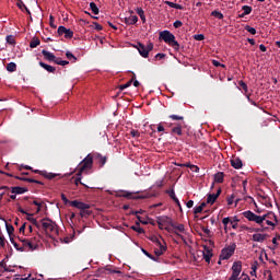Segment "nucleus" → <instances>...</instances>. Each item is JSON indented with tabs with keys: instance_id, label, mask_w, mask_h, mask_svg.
Listing matches in <instances>:
<instances>
[{
	"instance_id": "e2e57ef3",
	"label": "nucleus",
	"mask_w": 280,
	"mask_h": 280,
	"mask_svg": "<svg viewBox=\"0 0 280 280\" xmlns=\"http://www.w3.org/2000/svg\"><path fill=\"white\" fill-rule=\"evenodd\" d=\"M136 12H137V14H138L139 16H143V15L145 14V12L143 11V9H141V8H138V9L136 10Z\"/></svg>"
},
{
	"instance_id": "a211bd4d",
	"label": "nucleus",
	"mask_w": 280,
	"mask_h": 280,
	"mask_svg": "<svg viewBox=\"0 0 280 280\" xmlns=\"http://www.w3.org/2000/svg\"><path fill=\"white\" fill-rule=\"evenodd\" d=\"M203 259L207 264H211V258L213 257V253L209 249L208 246H203Z\"/></svg>"
},
{
	"instance_id": "37998d69",
	"label": "nucleus",
	"mask_w": 280,
	"mask_h": 280,
	"mask_svg": "<svg viewBox=\"0 0 280 280\" xmlns=\"http://www.w3.org/2000/svg\"><path fill=\"white\" fill-rule=\"evenodd\" d=\"M132 85V81H128L126 84L119 85V91H125V89H128Z\"/></svg>"
},
{
	"instance_id": "4c0bfd02",
	"label": "nucleus",
	"mask_w": 280,
	"mask_h": 280,
	"mask_svg": "<svg viewBox=\"0 0 280 280\" xmlns=\"http://www.w3.org/2000/svg\"><path fill=\"white\" fill-rule=\"evenodd\" d=\"M66 57L68 58V60H72V62H77L78 58L71 54V51H67L66 52Z\"/></svg>"
},
{
	"instance_id": "aec40b11",
	"label": "nucleus",
	"mask_w": 280,
	"mask_h": 280,
	"mask_svg": "<svg viewBox=\"0 0 280 280\" xmlns=\"http://www.w3.org/2000/svg\"><path fill=\"white\" fill-rule=\"evenodd\" d=\"M39 67H42V69H45V71H48V73H56V67L49 66L43 61L39 62Z\"/></svg>"
},
{
	"instance_id": "a878e982",
	"label": "nucleus",
	"mask_w": 280,
	"mask_h": 280,
	"mask_svg": "<svg viewBox=\"0 0 280 280\" xmlns=\"http://www.w3.org/2000/svg\"><path fill=\"white\" fill-rule=\"evenodd\" d=\"M38 45H40V39H38V37H34L30 43L31 49H36Z\"/></svg>"
},
{
	"instance_id": "393cba45",
	"label": "nucleus",
	"mask_w": 280,
	"mask_h": 280,
	"mask_svg": "<svg viewBox=\"0 0 280 280\" xmlns=\"http://www.w3.org/2000/svg\"><path fill=\"white\" fill-rule=\"evenodd\" d=\"M171 226L172 229H175V231H178L179 233H185V224H182V223L176 224L173 221V223H171Z\"/></svg>"
},
{
	"instance_id": "0e129e2a",
	"label": "nucleus",
	"mask_w": 280,
	"mask_h": 280,
	"mask_svg": "<svg viewBox=\"0 0 280 280\" xmlns=\"http://www.w3.org/2000/svg\"><path fill=\"white\" fill-rule=\"evenodd\" d=\"M165 3V5H168L170 8H176V3H174V2H172V1H165L164 2Z\"/></svg>"
},
{
	"instance_id": "ddd939ff",
	"label": "nucleus",
	"mask_w": 280,
	"mask_h": 280,
	"mask_svg": "<svg viewBox=\"0 0 280 280\" xmlns=\"http://www.w3.org/2000/svg\"><path fill=\"white\" fill-rule=\"evenodd\" d=\"M42 55L44 56L45 60H48V62H55L58 60V57H56V55H54V52H50L48 50H42Z\"/></svg>"
},
{
	"instance_id": "8fccbe9b",
	"label": "nucleus",
	"mask_w": 280,
	"mask_h": 280,
	"mask_svg": "<svg viewBox=\"0 0 280 280\" xmlns=\"http://www.w3.org/2000/svg\"><path fill=\"white\" fill-rule=\"evenodd\" d=\"M26 183H35L36 185H43V182L30 177H26Z\"/></svg>"
},
{
	"instance_id": "c9c22d12",
	"label": "nucleus",
	"mask_w": 280,
	"mask_h": 280,
	"mask_svg": "<svg viewBox=\"0 0 280 280\" xmlns=\"http://www.w3.org/2000/svg\"><path fill=\"white\" fill-rule=\"evenodd\" d=\"M231 222H232V220H231V218H224L223 220H222V224H223V226H224V231H226L228 229H229V224H231Z\"/></svg>"
},
{
	"instance_id": "ea45409f",
	"label": "nucleus",
	"mask_w": 280,
	"mask_h": 280,
	"mask_svg": "<svg viewBox=\"0 0 280 280\" xmlns=\"http://www.w3.org/2000/svg\"><path fill=\"white\" fill-rule=\"evenodd\" d=\"M74 185H83L84 187H89L86 186L84 183H82V176H78L77 175V178L74 179Z\"/></svg>"
},
{
	"instance_id": "09e8293b",
	"label": "nucleus",
	"mask_w": 280,
	"mask_h": 280,
	"mask_svg": "<svg viewBox=\"0 0 280 280\" xmlns=\"http://www.w3.org/2000/svg\"><path fill=\"white\" fill-rule=\"evenodd\" d=\"M151 242H153V244H155V246H161V241L159 240V237L156 236H152L151 237Z\"/></svg>"
},
{
	"instance_id": "5701e85b",
	"label": "nucleus",
	"mask_w": 280,
	"mask_h": 280,
	"mask_svg": "<svg viewBox=\"0 0 280 280\" xmlns=\"http://www.w3.org/2000/svg\"><path fill=\"white\" fill-rule=\"evenodd\" d=\"M42 176L44 178H47V180H54V178H56L57 176H60V174L49 173L47 171H43Z\"/></svg>"
},
{
	"instance_id": "1a4fd4ad",
	"label": "nucleus",
	"mask_w": 280,
	"mask_h": 280,
	"mask_svg": "<svg viewBox=\"0 0 280 280\" xmlns=\"http://www.w3.org/2000/svg\"><path fill=\"white\" fill-rule=\"evenodd\" d=\"M242 272V262L235 261L232 266V276L229 280H237L240 279V275Z\"/></svg>"
},
{
	"instance_id": "bf43d9fd",
	"label": "nucleus",
	"mask_w": 280,
	"mask_h": 280,
	"mask_svg": "<svg viewBox=\"0 0 280 280\" xmlns=\"http://www.w3.org/2000/svg\"><path fill=\"white\" fill-rule=\"evenodd\" d=\"M195 40H205V35L203 34H197L194 36Z\"/></svg>"
},
{
	"instance_id": "680f3d73",
	"label": "nucleus",
	"mask_w": 280,
	"mask_h": 280,
	"mask_svg": "<svg viewBox=\"0 0 280 280\" xmlns=\"http://www.w3.org/2000/svg\"><path fill=\"white\" fill-rule=\"evenodd\" d=\"M201 231H202L206 235H208V237L211 235V230H209V228L202 226V228H201Z\"/></svg>"
},
{
	"instance_id": "774afa93",
	"label": "nucleus",
	"mask_w": 280,
	"mask_h": 280,
	"mask_svg": "<svg viewBox=\"0 0 280 280\" xmlns=\"http://www.w3.org/2000/svg\"><path fill=\"white\" fill-rule=\"evenodd\" d=\"M278 240H280V235H278L277 237L272 238V244H275V246L279 245V243H277Z\"/></svg>"
},
{
	"instance_id": "9d476101",
	"label": "nucleus",
	"mask_w": 280,
	"mask_h": 280,
	"mask_svg": "<svg viewBox=\"0 0 280 280\" xmlns=\"http://www.w3.org/2000/svg\"><path fill=\"white\" fill-rule=\"evenodd\" d=\"M233 253H235V246L231 245L222 249L220 259H231L233 257Z\"/></svg>"
},
{
	"instance_id": "58836bf2",
	"label": "nucleus",
	"mask_w": 280,
	"mask_h": 280,
	"mask_svg": "<svg viewBox=\"0 0 280 280\" xmlns=\"http://www.w3.org/2000/svg\"><path fill=\"white\" fill-rule=\"evenodd\" d=\"M55 65H60L61 67H67V65H69V61H67V60H61L60 58H57Z\"/></svg>"
},
{
	"instance_id": "f8f14e48",
	"label": "nucleus",
	"mask_w": 280,
	"mask_h": 280,
	"mask_svg": "<svg viewBox=\"0 0 280 280\" xmlns=\"http://www.w3.org/2000/svg\"><path fill=\"white\" fill-rule=\"evenodd\" d=\"M220 194H222V188H219L217 194H209L207 198V205H213L218 198H220Z\"/></svg>"
},
{
	"instance_id": "cd10ccee",
	"label": "nucleus",
	"mask_w": 280,
	"mask_h": 280,
	"mask_svg": "<svg viewBox=\"0 0 280 280\" xmlns=\"http://www.w3.org/2000/svg\"><path fill=\"white\" fill-rule=\"evenodd\" d=\"M7 44L8 45H12L14 47V45H16V39L14 37V35H8L5 37Z\"/></svg>"
},
{
	"instance_id": "473e14b6",
	"label": "nucleus",
	"mask_w": 280,
	"mask_h": 280,
	"mask_svg": "<svg viewBox=\"0 0 280 280\" xmlns=\"http://www.w3.org/2000/svg\"><path fill=\"white\" fill-rule=\"evenodd\" d=\"M211 16H214V19H219V21H222V19H224V14H222V12L220 11H212Z\"/></svg>"
},
{
	"instance_id": "69168bd1",
	"label": "nucleus",
	"mask_w": 280,
	"mask_h": 280,
	"mask_svg": "<svg viewBox=\"0 0 280 280\" xmlns=\"http://www.w3.org/2000/svg\"><path fill=\"white\" fill-rule=\"evenodd\" d=\"M238 84H240L241 89H242L244 92H246V83H245L244 81H240Z\"/></svg>"
},
{
	"instance_id": "6e6d98bb",
	"label": "nucleus",
	"mask_w": 280,
	"mask_h": 280,
	"mask_svg": "<svg viewBox=\"0 0 280 280\" xmlns=\"http://www.w3.org/2000/svg\"><path fill=\"white\" fill-rule=\"evenodd\" d=\"M61 200L65 205L71 206V201L67 199V196L65 194H61Z\"/></svg>"
},
{
	"instance_id": "5fc2aeb1",
	"label": "nucleus",
	"mask_w": 280,
	"mask_h": 280,
	"mask_svg": "<svg viewBox=\"0 0 280 280\" xmlns=\"http://www.w3.org/2000/svg\"><path fill=\"white\" fill-rule=\"evenodd\" d=\"M167 55L163 54V52H159L155 55V60H163L164 58H166Z\"/></svg>"
},
{
	"instance_id": "dca6fc26",
	"label": "nucleus",
	"mask_w": 280,
	"mask_h": 280,
	"mask_svg": "<svg viewBox=\"0 0 280 280\" xmlns=\"http://www.w3.org/2000/svg\"><path fill=\"white\" fill-rule=\"evenodd\" d=\"M167 250V246L163 245V243H160V245H156L154 248V254L156 257H161V255L165 254Z\"/></svg>"
},
{
	"instance_id": "4d7b16f0",
	"label": "nucleus",
	"mask_w": 280,
	"mask_h": 280,
	"mask_svg": "<svg viewBox=\"0 0 280 280\" xmlns=\"http://www.w3.org/2000/svg\"><path fill=\"white\" fill-rule=\"evenodd\" d=\"M246 202H248V205H254L255 207H257V203L255 202V199H253V197H246Z\"/></svg>"
},
{
	"instance_id": "9b49d317",
	"label": "nucleus",
	"mask_w": 280,
	"mask_h": 280,
	"mask_svg": "<svg viewBox=\"0 0 280 280\" xmlns=\"http://www.w3.org/2000/svg\"><path fill=\"white\" fill-rule=\"evenodd\" d=\"M230 163L232 167H234V170H242V167H244V163L242 162V159L237 156H232Z\"/></svg>"
},
{
	"instance_id": "412c9836",
	"label": "nucleus",
	"mask_w": 280,
	"mask_h": 280,
	"mask_svg": "<svg viewBox=\"0 0 280 280\" xmlns=\"http://www.w3.org/2000/svg\"><path fill=\"white\" fill-rule=\"evenodd\" d=\"M178 167H189V170H191V172H195V174H198V172H200V167H198V165H194V164H177Z\"/></svg>"
},
{
	"instance_id": "3c124183",
	"label": "nucleus",
	"mask_w": 280,
	"mask_h": 280,
	"mask_svg": "<svg viewBox=\"0 0 280 280\" xmlns=\"http://www.w3.org/2000/svg\"><path fill=\"white\" fill-rule=\"evenodd\" d=\"M173 26L175 27V30H178L179 27H183V22H180V20H176L173 23Z\"/></svg>"
},
{
	"instance_id": "b1692460",
	"label": "nucleus",
	"mask_w": 280,
	"mask_h": 280,
	"mask_svg": "<svg viewBox=\"0 0 280 280\" xmlns=\"http://www.w3.org/2000/svg\"><path fill=\"white\" fill-rule=\"evenodd\" d=\"M18 8L22 10H25V12L27 14H30V16H32V11H30V9L27 8V5H25V3L23 2V0H18V3H16Z\"/></svg>"
},
{
	"instance_id": "7c9ffc66",
	"label": "nucleus",
	"mask_w": 280,
	"mask_h": 280,
	"mask_svg": "<svg viewBox=\"0 0 280 280\" xmlns=\"http://www.w3.org/2000/svg\"><path fill=\"white\" fill-rule=\"evenodd\" d=\"M7 71H9L10 73H14V71H16V63H14V62L8 63Z\"/></svg>"
},
{
	"instance_id": "20e7f679",
	"label": "nucleus",
	"mask_w": 280,
	"mask_h": 280,
	"mask_svg": "<svg viewBox=\"0 0 280 280\" xmlns=\"http://www.w3.org/2000/svg\"><path fill=\"white\" fill-rule=\"evenodd\" d=\"M93 170V154H88L83 161L77 167V176H82V174H89V171Z\"/></svg>"
},
{
	"instance_id": "423d86ee",
	"label": "nucleus",
	"mask_w": 280,
	"mask_h": 280,
	"mask_svg": "<svg viewBox=\"0 0 280 280\" xmlns=\"http://www.w3.org/2000/svg\"><path fill=\"white\" fill-rule=\"evenodd\" d=\"M20 242L22 243L20 253H30V252H34V250H36V248H38V245L34 244V242H32L28 238H20Z\"/></svg>"
},
{
	"instance_id": "bb28decb",
	"label": "nucleus",
	"mask_w": 280,
	"mask_h": 280,
	"mask_svg": "<svg viewBox=\"0 0 280 280\" xmlns=\"http://www.w3.org/2000/svg\"><path fill=\"white\" fill-rule=\"evenodd\" d=\"M253 240L254 242H265L266 234H254Z\"/></svg>"
},
{
	"instance_id": "c85d7f7f",
	"label": "nucleus",
	"mask_w": 280,
	"mask_h": 280,
	"mask_svg": "<svg viewBox=\"0 0 280 280\" xmlns=\"http://www.w3.org/2000/svg\"><path fill=\"white\" fill-rule=\"evenodd\" d=\"M214 183H224V173H217L214 175Z\"/></svg>"
},
{
	"instance_id": "2eb2a0df",
	"label": "nucleus",
	"mask_w": 280,
	"mask_h": 280,
	"mask_svg": "<svg viewBox=\"0 0 280 280\" xmlns=\"http://www.w3.org/2000/svg\"><path fill=\"white\" fill-rule=\"evenodd\" d=\"M183 124H185V121L176 124L175 127H173L171 130L172 135H177L178 137H183Z\"/></svg>"
},
{
	"instance_id": "f257e3e1",
	"label": "nucleus",
	"mask_w": 280,
	"mask_h": 280,
	"mask_svg": "<svg viewBox=\"0 0 280 280\" xmlns=\"http://www.w3.org/2000/svg\"><path fill=\"white\" fill-rule=\"evenodd\" d=\"M266 218H269V220H277V215H275L273 212H268L264 215H257L250 210L246 211V220H248V222H254L255 224L261 225L264 222H266Z\"/></svg>"
},
{
	"instance_id": "72a5a7b5",
	"label": "nucleus",
	"mask_w": 280,
	"mask_h": 280,
	"mask_svg": "<svg viewBox=\"0 0 280 280\" xmlns=\"http://www.w3.org/2000/svg\"><path fill=\"white\" fill-rule=\"evenodd\" d=\"M90 9L92 10L93 14H100V8H97V4H95V2L90 3Z\"/></svg>"
},
{
	"instance_id": "338daca9",
	"label": "nucleus",
	"mask_w": 280,
	"mask_h": 280,
	"mask_svg": "<svg viewBox=\"0 0 280 280\" xmlns=\"http://www.w3.org/2000/svg\"><path fill=\"white\" fill-rule=\"evenodd\" d=\"M186 207L188 209H191V207H194V200H188L187 203H186Z\"/></svg>"
},
{
	"instance_id": "c03bdc74",
	"label": "nucleus",
	"mask_w": 280,
	"mask_h": 280,
	"mask_svg": "<svg viewBox=\"0 0 280 280\" xmlns=\"http://www.w3.org/2000/svg\"><path fill=\"white\" fill-rule=\"evenodd\" d=\"M63 34L65 38H71L73 36V31H71V28H68Z\"/></svg>"
},
{
	"instance_id": "c756f323",
	"label": "nucleus",
	"mask_w": 280,
	"mask_h": 280,
	"mask_svg": "<svg viewBox=\"0 0 280 280\" xmlns=\"http://www.w3.org/2000/svg\"><path fill=\"white\" fill-rule=\"evenodd\" d=\"M5 229L9 236H12L14 234V226L12 224H8L5 221Z\"/></svg>"
},
{
	"instance_id": "79ce46f5",
	"label": "nucleus",
	"mask_w": 280,
	"mask_h": 280,
	"mask_svg": "<svg viewBox=\"0 0 280 280\" xmlns=\"http://www.w3.org/2000/svg\"><path fill=\"white\" fill-rule=\"evenodd\" d=\"M246 32H248L253 36H255V34H257V30H255V27H250L248 25H246Z\"/></svg>"
},
{
	"instance_id": "864d4df0",
	"label": "nucleus",
	"mask_w": 280,
	"mask_h": 280,
	"mask_svg": "<svg viewBox=\"0 0 280 280\" xmlns=\"http://www.w3.org/2000/svg\"><path fill=\"white\" fill-rule=\"evenodd\" d=\"M202 207H200V206H196L195 208H194V213H195V215H198V213H202Z\"/></svg>"
},
{
	"instance_id": "a18cd8bd",
	"label": "nucleus",
	"mask_w": 280,
	"mask_h": 280,
	"mask_svg": "<svg viewBox=\"0 0 280 280\" xmlns=\"http://www.w3.org/2000/svg\"><path fill=\"white\" fill-rule=\"evenodd\" d=\"M166 194L172 198V200L176 199V192L174 189L166 190Z\"/></svg>"
},
{
	"instance_id": "4468645a",
	"label": "nucleus",
	"mask_w": 280,
	"mask_h": 280,
	"mask_svg": "<svg viewBox=\"0 0 280 280\" xmlns=\"http://www.w3.org/2000/svg\"><path fill=\"white\" fill-rule=\"evenodd\" d=\"M93 159L96 160V163L100 165V167H104V165H106V161H107V158L100 154V153H94L93 155Z\"/></svg>"
},
{
	"instance_id": "f704fd0d",
	"label": "nucleus",
	"mask_w": 280,
	"mask_h": 280,
	"mask_svg": "<svg viewBox=\"0 0 280 280\" xmlns=\"http://www.w3.org/2000/svg\"><path fill=\"white\" fill-rule=\"evenodd\" d=\"M168 119H172L173 121H183V119H185V117L173 114V115L168 116Z\"/></svg>"
},
{
	"instance_id": "de8ad7c7",
	"label": "nucleus",
	"mask_w": 280,
	"mask_h": 280,
	"mask_svg": "<svg viewBox=\"0 0 280 280\" xmlns=\"http://www.w3.org/2000/svg\"><path fill=\"white\" fill-rule=\"evenodd\" d=\"M0 247L5 248V236L3 234H0Z\"/></svg>"
},
{
	"instance_id": "4be33fe9",
	"label": "nucleus",
	"mask_w": 280,
	"mask_h": 280,
	"mask_svg": "<svg viewBox=\"0 0 280 280\" xmlns=\"http://www.w3.org/2000/svg\"><path fill=\"white\" fill-rule=\"evenodd\" d=\"M139 18L137 15H131L129 18H125L126 25H136L138 23Z\"/></svg>"
},
{
	"instance_id": "13d9d810",
	"label": "nucleus",
	"mask_w": 280,
	"mask_h": 280,
	"mask_svg": "<svg viewBox=\"0 0 280 280\" xmlns=\"http://www.w3.org/2000/svg\"><path fill=\"white\" fill-rule=\"evenodd\" d=\"M212 65L214 67H222L223 69L226 67L224 63H220V61H218V60H212Z\"/></svg>"
},
{
	"instance_id": "f03ea898",
	"label": "nucleus",
	"mask_w": 280,
	"mask_h": 280,
	"mask_svg": "<svg viewBox=\"0 0 280 280\" xmlns=\"http://www.w3.org/2000/svg\"><path fill=\"white\" fill-rule=\"evenodd\" d=\"M42 229L48 237H56L59 234L58 224L49 218L42 219Z\"/></svg>"
},
{
	"instance_id": "7ed1b4c3",
	"label": "nucleus",
	"mask_w": 280,
	"mask_h": 280,
	"mask_svg": "<svg viewBox=\"0 0 280 280\" xmlns=\"http://www.w3.org/2000/svg\"><path fill=\"white\" fill-rule=\"evenodd\" d=\"M160 40H164L166 45H170L175 51H180V44L176 40V36L170 31L160 32Z\"/></svg>"
},
{
	"instance_id": "6ab92c4d",
	"label": "nucleus",
	"mask_w": 280,
	"mask_h": 280,
	"mask_svg": "<svg viewBox=\"0 0 280 280\" xmlns=\"http://www.w3.org/2000/svg\"><path fill=\"white\" fill-rule=\"evenodd\" d=\"M26 191H28L26 187H21V186L11 187V194L21 195V194H26Z\"/></svg>"
},
{
	"instance_id": "49530a36",
	"label": "nucleus",
	"mask_w": 280,
	"mask_h": 280,
	"mask_svg": "<svg viewBox=\"0 0 280 280\" xmlns=\"http://www.w3.org/2000/svg\"><path fill=\"white\" fill-rule=\"evenodd\" d=\"M93 27L96 30V32H102V30H104V27L97 22L93 23Z\"/></svg>"
},
{
	"instance_id": "0eeeda50",
	"label": "nucleus",
	"mask_w": 280,
	"mask_h": 280,
	"mask_svg": "<svg viewBox=\"0 0 280 280\" xmlns=\"http://www.w3.org/2000/svg\"><path fill=\"white\" fill-rule=\"evenodd\" d=\"M136 48L138 49L140 56H142V58H148V56H150V51H152L154 49V44L149 43L145 46V45H143L141 43H138Z\"/></svg>"
},
{
	"instance_id": "052dcab7",
	"label": "nucleus",
	"mask_w": 280,
	"mask_h": 280,
	"mask_svg": "<svg viewBox=\"0 0 280 280\" xmlns=\"http://www.w3.org/2000/svg\"><path fill=\"white\" fill-rule=\"evenodd\" d=\"M49 25H50V27H52V30H56V24H54V15H50L49 16Z\"/></svg>"
},
{
	"instance_id": "e433bc0d",
	"label": "nucleus",
	"mask_w": 280,
	"mask_h": 280,
	"mask_svg": "<svg viewBox=\"0 0 280 280\" xmlns=\"http://www.w3.org/2000/svg\"><path fill=\"white\" fill-rule=\"evenodd\" d=\"M132 231H136V233H145V231L139 226V222H137V225L131 226Z\"/></svg>"
},
{
	"instance_id": "a19ab883",
	"label": "nucleus",
	"mask_w": 280,
	"mask_h": 280,
	"mask_svg": "<svg viewBox=\"0 0 280 280\" xmlns=\"http://www.w3.org/2000/svg\"><path fill=\"white\" fill-rule=\"evenodd\" d=\"M67 27H65V26H59L58 27V30H57V34L59 35V36H62V34H65L66 32H67Z\"/></svg>"
},
{
	"instance_id": "603ef678",
	"label": "nucleus",
	"mask_w": 280,
	"mask_h": 280,
	"mask_svg": "<svg viewBox=\"0 0 280 280\" xmlns=\"http://www.w3.org/2000/svg\"><path fill=\"white\" fill-rule=\"evenodd\" d=\"M130 135H131V137H133L135 139H137V138H139V137L141 136V133H139V130H135V129H132V130L130 131Z\"/></svg>"
},
{
	"instance_id": "39448f33",
	"label": "nucleus",
	"mask_w": 280,
	"mask_h": 280,
	"mask_svg": "<svg viewBox=\"0 0 280 280\" xmlns=\"http://www.w3.org/2000/svg\"><path fill=\"white\" fill-rule=\"evenodd\" d=\"M71 207H74L75 209L80 210L81 218H89L93 211L89 210L91 209V206L89 203H84L82 201L73 200L70 202Z\"/></svg>"
},
{
	"instance_id": "2f4dec72",
	"label": "nucleus",
	"mask_w": 280,
	"mask_h": 280,
	"mask_svg": "<svg viewBox=\"0 0 280 280\" xmlns=\"http://www.w3.org/2000/svg\"><path fill=\"white\" fill-rule=\"evenodd\" d=\"M26 220L31 222L34 226H36V229H40V223H38V221L35 218L27 217Z\"/></svg>"
},
{
	"instance_id": "6e6552de",
	"label": "nucleus",
	"mask_w": 280,
	"mask_h": 280,
	"mask_svg": "<svg viewBox=\"0 0 280 280\" xmlns=\"http://www.w3.org/2000/svg\"><path fill=\"white\" fill-rule=\"evenodd\" d=\"M118 196L120 198H127L128 200H143L145 198H150V194L135 196L132 195V192H128V191H121Z\"/></svg>"
},
{
	"instance_id": "f3484780",
	"label": "nucleus",
	"mask_w": 280,
	"mask_h": 280,
	"mask_svg": "<svg viewBox=\"0 0 280 280\" xmlns=\"http://www.w3.org/2000/svg\"><path fill=\"white\" fill-rule=\"evenodd\" d=\"M174 221H172V219H170V217H166V215H162V217H158L156 218V223L158 224H168L170 226H172V223Z\"/></svg>"
}]
</instances>
